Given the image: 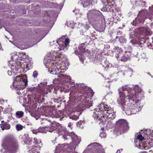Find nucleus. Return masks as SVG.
<instances>
[{
	"label": "nucleus",
	"mask_w": 153,
	"mask_h": 153,
	"mask_svg": "<svg viewBox=\"0 0 153 153\" xmlns=\"http://www.w3.org/2000/svg\"><path fill=\"white\" fill-rule=\"evenodd\" d=\"M26 78V76H24L23 77H21L19 76H18L15 78V81L16 82H21L20 83V84H24L26 86L27 85V82Z\"/></svg>",
	"instance_id": "obj_15"
},
{
	"label": "nucleus",
	"mask_w": 153,
	"mask_h": 153,
	"mask_svg": "<svg viewBox=\"0 0 153 153\" xmlns=\"http://www.w3.org/2000/svg\"><path fill=\"white\" fill-rule=\"evenodd\" d=\"M122 149H121V150H120V151H122Z\"/></svg>",
	"instance_id": "obj_62"
},
{
	"label": "nucleus",
	"mask_w": 153,
	"mask_h": 153,
	"mask_svg": "<svg viewBox=\"0 0 153 153\" xmlns=\"http://www.w3.org/2000/svg\"><path fill=\"white\" fill-rule=\"evenodd\" d=\"M74 53L76 55H80L81 54L80 52L79 51V48L78 47H76L74 48Z\"/></svg>",
	"instance_id": "obj_29"
},
{
	"label": "nucleus",
	"mask_w": 153,
	"mask_h": 153,
	"mask_svg": "<svg viewBox=\"0 0 153 153\" xmlns=\"http://www.w3.org/2000/svg\"><path fill=\"white\" fill-rule=\"evenodd\" d=\"M116 126L120 131V134L124 133L129 129L127 122L126 120L123 119L120 120L117 122Z\"/></svg>",
	"instance_id": "obj_9"
},
{
	"label": "nucleus",
	"mask_w": 153,
	"mask_h": 153,
	"mask_svg": "<svg viewBox=\"0 0 153 153\" xmlns=\"http://www.w3.org/2000/svg\"><path fill=\"white\" fill-rule=\"evenodd\" d=\"M139 18H137L136 19L137 20H138V19Z\"/></svg>",
	"instance_id": "obj_58"
},
{
	"label": "nucleus",
	"mask_w": 153,
	"mask_h": 153,
	"mask_svg": "<svg viewBox=\"0 0 153 153\" xmlns=\"http://www.w3.org/2000/svg\"><path fill=\"white\" fill-rule=\"evenodd\" d=\"M94 57V56H93V57H91V58H93V57Z\"/></svg>",
	"instance_id": "obj_61"
},
{
	"label": "nucleus",
	"mask_w": 153,
	"mask_h": 153,
	"mask_svg": "<svg viewBox=\"0 0 153 153\" xmlns=\"http://www.w3.org/2000/svg\"><path fill=\"white\" fill-rule=\"evenodd\" d=\"M140 31H143V32L144 33V34H145V32L146 31V30L144 29V28H142L140 29ZM143 34L144 33H143Z\"/></svg>",
	"instance_id": "obj_40"
},
{
	"label": "nucleus",
	"mask_w": 153,
	"mask_h": 153,
	"mask_svg": "<svg viewBox=\"0 0 153 153\" xmlns=\"http://www.w3.org/2000/svg\"><path fill=\"white\" fill-rule=\"evenodd\" d=\"M85 45L84 44H81L78 47L79 48V51L81 53V54L82 53H83L85 51Z\"/></svg>",
	"instance_id": "obj_26"
},
{
	"label": "nucleus",
	"mask_w": 153,
	"mask_h": 153,
	"mask_svg": "<svg viewBox=\"0 0 153 153\" xmlns=\"http://www.w3.org/2000/svg\"><path fill=\"white\" fill-rule=\"evenodd\" d=\"M16 84H15V81H14L13 82V86L15 87V88H18L17 89L18 90V89H19V90H20L21 89V88H18V87H16V85H15Z\"/></svg>",
	"instance_id": "obj_41"
},
{
	"label": "nucleus",
	"mask_w": 153,
	"mask_h": 153,
	"mask_svg": "<svg viewBox=\"0 0 153 153\" xmlns=\"http://www.w3.org/2000/svg\"><path fill=\"white\" fill-rule=\"evenodd\" d=\"M1 28V27H0V29Z\"/></svg>",
	"instance_id": "obj_64"
},
{
	"label": "nucleus",
	"mask_w": 153,
	"mask_h": 153,
	"mask_svg": "<svg viewBox=\"0 0 153 153\" xmlns=\"http://www.w3.org/2000/svg\"><path fill=\"white\" fill-rule=\"evenodd\" d=\"M56 42L59 46V48L60 51H65L68 49V46L69 42V40L68 39H65L61 38L57 40Z\"/></svg>",
	"instance_id": "obj_10"
},
{
	"label": "nucleus",
	"mask_w": 153,
	"mask_h": 153,
	"mask_svg": "<svg viewBox=\"0 0 153 153\" xmlns=\"http://www.w3.org/2000/svg\"><path fill=\"white\" fill-rule=\"evenodd\" d=\"M134 36H133L132 37L133 38H136L137 39H133L131 40L130 42L133 45H135L136 46L138 47L139 48H142L143 47L142 44L139 42V41L138 40V36H137V34H136L134 33L133 34Z\"/></svg>",
	"instance_id": "obj_14"
},
{
	"label": "nucleus",
	"mask_w": 153,
	"mask_h": 153,
	"mask_svg": "<svg viewBox=\"0 0 153 153\" xmlns=\"http://www.w3.org/2000/svg\"><path fill=\"white\" fill-rule=\"evenodd\" d=\"M68 144H59L56 148V150L57 152H60L61 151H63L65 149H68Z\"/></svg>",
	"instance_id": "obj_16"
},
{
	"label": "nucleus",
	"mask_w": 153,
	"mask_h": 153,
	"mask_svg": "<svg viewBox=\"0 0 153 153\" xmlns=\"http://www.w3.org/2000/svg\"><path fill=\"white\" fill-rule=\"evenodd\" d=\"M117 153H120V150H118L117 151Z\"/></svg>",
	"instance_id": "obj_51"
},
{
	"label": "nucleus",
	"mask_w": 153,
	"mask_h": 153,
	"mask_svg": "<svg viewBox=\"0 0 153 153\" xmlns=\"http://www.w3.org/2000/svg\"><path fill=\"white\" fill-rule=\"evenodd\" d=\"M16 128L17 131H19L22 129L23 126L21 125H17L16 126Z\"/></svg>",
	"instance_id": "obj_33"
},
{
	"label": "nucleus",
	"mask_w": 153,
	"mask_h": 153,
	"mask_svg": "<svg viewBox=\"0 0 153 153\" xmlns=\"http://www.w3.org/2000/svg\"><path fill=\"white\" fill-rule=\"evenodd\" d=\"M119 40L121 43H124L126 42V39L123 36H121L119 38Z\"/></svg>",
	"instance_id": "obj_31"
},
{
	"label": "nucleus",
	"mask_w": 153,
	"mask_h": 153,
	"mask_svg": "<svg viewBox=\"0 0 153 153\" xmlns=\"http://www.w3.org/2000/svg\"><path fill=\"white\" fill-rule=\"evenodd\" d=\"M44 127H40L37 129H32L31 131L33 134H37L38 133H44L45 132V130L44 129Z\"/></svg>",
	"instance_id": "obj_19"
},
{
	"label": "nucleus",
	"mask_w": 153,
	"mask_h": 153,
	"mask_svg": "<svg viewBox=\"0 0 153 153\" xmlns=\"http://www.w3.org/2000/svg\"><path fill=\"white\" fill-rule=\"evenodd\" d=\"M115 56L118 60L123 62H126L130 59V54L129 52L124 53L120 50L117 51Z\"/></svg>",
	"instance_id": "obj_8"
},
{
	"label": "nucleus",
	"mask_w": 153,
	"mask_h": 153,
	"mask_svg": "<svg viewBox=\"0 0 153 153\" xmlns=\"http://www.w3.org/2000/svg\"><path fill=\"white\" fill-rule=\"evenodd\" d=\"M140 153H148L144 151V152H141Z\"/></svg>",
	"instance_id": "obj_53"
},
{
	"label": "nucleus",
	"mask_w": 153,
	"mask_h": 153,
	"mask_svg": "<svg viewBox=\"0 0 153 153\" xmlns=\"http://www.w3.org/2000/svg\"><path fill=\"white\" fill-rule=\"evenodd\" d=\"M2 147L6 149L8 153H16L18 145L16 140L13 138H6L3 141Z\"/></svg>",
	"instance_id": "obj_6"
},
{
	"label": "nucleus",
	"mask_w": 153,
	"mask_h": 153,
	"mask_svg": "<svg viewBox=\"0 0 153 153\" xmlns=\"http://www.w3.org/2000/svg\"><path fill=\"white\" fill-rule=\"evenodd\" d=\"M122 149H121V150H120V151H122Z\"/></svg>",
	"instance_id": "obj_63"
},
{
	"label": "nucleus",
	"mask_w": 153,
	"mask_h": 153,
	"mask_svg": "<svg viewBox=\"0 0 153 153\" xmlns=\"http://www.w3.org/2000/svg\"><path fill=\"white\" fill-rule=\"evenodd\" d=\"M88 146L91 147V149L93 150L92 153H101L102 152V146L97 143H93L89 145Z\"/></svg>",
	"instance_id": "obj_12"
},
{
	"label": "nucleus",
	"mask_w": 153,
	"mask_h": 153,
	"mask_svg": "<svg viewBox=\"0 0 153 153\" xmlns=\"http://www.w3.org/2000/svg\"><path fill=\"white\" fill-rule=\"evenodd\" d=\"M42 120L41 121L42 124L43 123L46 124L48 122V120L45 118H42Z\"/></svg>",
	"instance_id": "obj_38"
},
{
	"label": "nucleus",
	"mask_w": 153,
	"mask_h": 153,
	"mask_svg": "<svg viewBox=\"0 0 153 153\" xmlns=\"http://www.w3.org/2000/svg\"><path fill=\"white\" fill-rule=\"evenodd\" d=\"M32 141V138L27 137L24 140V142L26 144L29 145L31 144Z\"/></svg>",
	"instance_id": "obj_24"
},
{
	"label": "nucleus",
	"mask_w": 153,
	"mask_h": 153,
	"mask_svg": "<svg viewBox=\"0 0 153 153\" xmlns=\"http://www.w3.org/2000/svg\"><path fill=\"white\" fill-rule=\"evenodd\" d=\"M12 107L9 105H7L5 108V109L4 111V112L5 114L9 113L12 111Z\"/></svg>",
	"instance_id": "obj_22"
},
{
	"label": "nucleus",
	"mask_w": 153,
	"mask_h": 153,
	"mask_svg": "<svg viewBox=\"0 0 153 153\" xmlns=\"http://www.w3.org/2000/svg\"><path fill=\"white\" fill-rule=\"evenodd\" d=\"M57 57L59 58L61 61L64 62L66 60V56L64 54L61 53V52H53L50 53L48 55V58H47V61L46 62V60L45 59L44 60V62H46L48 63L50 62L51 61L54 60V59Z\"/></svg>",
	"instance_id": "obj_7"
},
{
	"label": "nucleus",
	"mask_w": 153,
	"mask_h": 153,
	"mask_svg": "<svg viewBox=\"0 0 153 153\" xmlns=\"http://www.w3.org/2000/svg\"><path fill=\"white\" fill-rule=\"evenodd\" d=\"M59 79L62 80L65 82H68L71 80V78L69 76L67 75H64L63 74H59L58 75Z\"/></svg>",
	"instance_id": "obj_18"
},
{
	"label": "nucleus",
	"mask_w": 153,
	"mask_h": 153,
	"mask_svg": "<svg viewBox=\"0 0 153 153\" xmlns=\"http://www.w3.org/2000/svg\"><path fill=\"white\" fill-rule=\"evenodd\" d=\"M7 73L10 76H11L12 74V72L11 71L8 70V71Z\"/></svg>",
	"instance_id": "obj_43"
},
{
	"label": "nucleus",
	"mask_w": 153,
	"mask_h": 153,
	"mask_svg": "<svg viewBox=\"0 0 153 153\" xmlns=\"http://www.w3.org/2000/svg\"><path fill=\"white\" fill-rule=\"evenodd\" d=\"M73 12L75 13L76 15H77L79 12V10H73Z\"/></svg>",
	"instance_id": "obj_42"
},
{
	"label": "nucleus",
	"mask_w": 153,
	"mask_h": 153,
	"mask_svg": "<svg viewBox=\"0 0 153 153\" xmlns=\"http://www.w3.org/2000/svg\"><path fill=\"white\" fill-rule=\"evenodd\" d=\"M51 74H58L57 71L55 68H54L53 70H52L51 72Z\"/></svg>",
	"instance_id": "obj_36"
},
{
	"label": "nucleus",
	"mask_w": 153,
	"mask_h": 153,
	"mask_svg": "<svg viewBox=\"0 0 153 153\" xmlns=\"http://www.w3.org/2000/svg\"><path fill=\"white\" fill-rule=\"evenodd\" d=\"M10 125L9 123H5L1 127V128L3 130H4L5 129H9L10 128Z\"/></svg>",
	"instance_id": "obj_27"
},
{
	"label": "nucleus",
	"mask_w": 153,
	"mask_h": 153,
	"mask_svg": "<svg viewBox=\"0 0 153 153\" xmlns=\"http://www.w3.org/2000/svg\"><path fill=\"white\" fill-rule=\"evenodd\" d=\"M62 70H63V69H61V71L59 72V73H60H60H62V72H64V71H62Z\"/></svg>",
	"instance_id": "obj_50"
},
{
	"label": "nucleus",
	"mask_w": 153,
	"mask_h": 153,
	"mask_svg": "<svg viewBox=\"0 0 153 153\" xmlns=\"http://www.w3.org/2000/svg\"><path fill=\"white\" fill-rule=\"evenodd\" d=\"M16 84V85H20V84Z\"/></svg>",
	"instance_id": "obj_56"
},
{
	"label": "nucleus",
	"mask_w": 153,
	"mask_h": 153,
	"mask_svg": "<svg viewBox=\"0 0 153 153\" xmlns=\"http://www.w3.org/2000/svg\"><path fill=\"white\" fill-rule=\"evenodd\" d=\"M117 35H120L121 34L122 32L119 31L118 32H117Z\"/></svg>",
	"instance_id": "obj_46"
},
{
	"label": "nucleus",
	"mask_w": 153,
	"mask_h": 153,
	"mask_svg": "<svg viewBox=\"0 0 153 153\" xmlns=\"http://www.w3.org/2000/svg\"><path fill=\"white\" fill-rule=\"evenodd\" d=\"M38 72H37V71H35L33 72V76L34 78H36L37 77V76H38Z\"/></svg>",
	"instance_id": "obj_37"
},
{
	"label": "nucleus",
	"mask_w": 153,
	"mask_h": 153,
	"mask_svg": "<svg viewBox=\"0 0 153 153\" xmlns=\"http://www.w3.org/2000/svg\"><path fill=\"white\" fill-rule=\"evenodd\" d=\"M93 116L96 119L103 117L112 120L115 118L116 115L113 108L109 107L107 105L101 103L94 110Z\"/></svg>",
	"instance_id": "obj_3"
},
{
	"label": "nucleus",
	"mask_w": 153,
	"mask_h": 153,
	"mask_svg": "<svg viewBox=\"0 0 153 153\" xmlns=\"http://www.w3.org/2000/svg\"><path fill=\"white\" fill-rule=\"evenodd\" d=\"M33 143L35 145H36V146H36V148L39 147V146L38 145L41 143V141L40 140L36 138H34L33 139Z\"/></svg>",
	"instance_id": "obj_23"
},
{
	"label": "nucleus",
	"mask_w": 153,
	"mask_h": 153,
	"mask_svg": "<svg viewBox=\"0 0 153 153\" xmlns=\"http://www.w3.org/2000/svg\"><path fill=\"white\" fill-rule=\"evenodd\" d=\"M120 97L117 102L128 115L135 114L142 107L140 101L143 97V91L137 85L131 88L123 86L118 89Z\"/></svg>",
	"instance_id": "obj_1"
},
{
	"label": "nucleus",
	"mask_w": 153,
	"mask_h": 153,
	"mask_svg": "<svg viewBox=\"0 0 153 153\" xmlns=\"http://www.w3.org/2000/svg\"><path fill=\"white\" fill-rule=\"evenodd\" d=\"M43 127H44V128L45 130V132H44V133H46L47 131L52 132L55 129V128L54 127H49L46 125H45V126Z\"/></svg>",
	"instance_id": "obj_21"
},
{
	"label": "nucleus",
	"mask_w": 153,
	"mask_h": 153,
	"mask_svg": "<svg viewBox=\"0 0 153 153\" xmlns=\"http://www.w3.org/2000/svg\"><path fill=\"white\" fill-rule=\"evenodd\" d=\"M80 3H81L84 8L89 6L91 4L90 0H80Z\"/></svg>",
	"instance_id": "obj_20"
},
{
	"label": "nucleus",
	"mask_w": 153,
	"mask_h": 153,
	"mask_svg": "<svg viewBox=\"0 0 153 153\" xmlns=\"http://www.w3.org/2000/svg\"><path fill=\"white\" fill-rule=\"evenodd\" d=\"M78 124L79 125H80V124H79V122H78Z\"/></svg>",
	"instance_id": "obj_57"
},
{
	"label": "nucleus",
	"mask_w": 153,
	"mask_h": 153,
	"mask_svg": "<svg viewBox=\"0 0 153 153\" xmlns=\"http://www.w3.org/2000/svg\"><path fill=\"white\" fill-rule=\"evenodd\" d=\"M118 37H119V36H117L116 37V39H117L118 38Z\"/></svg>",
	"instance_id": "obj_54"
},
{
	"label": "nucleus",
	"mask_w": 153,
	"mask_h": 153,
	"mask_svg": "<svg viewBox=\"0 0 153 153\" xmlns=\"http://www.w3.org/2000/svg\"><path fill=\"white\" fill-rule=\"evenodd\" d=\"M46 117H50L53 118H60V120H62L64 117H66V115L64 114L62 112L59 111H54L52 113L50 112L49 113H47L45 114Z\"/></svg>",
	"instance_id": "obj_11"
},
{
	"label": "nucleus",
	"mask_w": 153,
	"mask_h": 153,
	"mask_svg": "<svg viewBox=\"0 0 153 153\" xmlns=\"http://www.w3.org/2000/svg\"><path fill=\"white\" fill-rule=\"evenodd\" d=\"M100 12L98 10H93L89 11L87 13V17L88 19L94 18L96 16L100 15Z\"/></svg>",
	"instance_id": "obj_13"
},
{
	"label": "nucleus",
	"mask_w": 153,
	"mask_h": 153,
	"mask_svg": "<svg viewBox=\"0 0 153 153\" xmlns=\"http://www.w3.org/2000/svg\"><path fill=\"white\" fill-rule=\"evenodd\" d=\"M24 113L22 111H18L16 113V116L17 117L20 118L23 116Z\"/></svg>",
	"instance_id": "obj_28"
},
{
	"label": "nucleus",
	"mask_w": 153,
	"mask_h": 153,
	"mask_svg": "<svg viewBox=\"0 0 153 153\" xmlns=\"http://www.w3.org/2000/svg\"><path fill=\"white\" fill-rule=\"evenodd\" d=\"M89 27V25H82V28L83 29V30L85 31L87 30Z\"/></svg>",
	"instance_id": "obj_32"
},
{
	"label": "nucleus",
	"mask_w": 153,
	"mask_h": 153,
	"mask_svg": "<svg viewBox=\"0 0 153 153\" xmlns=\"http://www.w3.org/2000/svg\"><path fill=\"white\" fill-rule=\"evenodd\" d=\"M108 87L109 88H110V86H108Z\"/></svg>",
	"instance_id": "obj_59"
},
{
	"label": "nucleus",
	"mask_w": 153,
	"mask_h": 153,
	"mask_svg": "<svg viewBox=\"0 0 153 153\" xmlns=\"http://www.w3.org/2000/svg\"><path fill=\"white\" fill-rule=\"evenodd\" d=\"M104 128H101V130H104Z\"/></svg>",
	"instance_id": "obj_55"
},
{
	"label": "nucleus",
	"mask_w": 153,
	"mask_h": 153,
	"mask_svg": "<svg viewBox=\"0 0 153 153\" xmlns=\"http://www.w3.org/2000/svg\"><path fill=\"white\" fill-rule=\"evenodd\" d=\"M100 136L101 138H105L106 137V134L104 132H101L100 134Z\"/></svg>",
	"instance_id": "obj_35"
},
{
	"label": "nucleus",
	"mask_w": 153,
	"mask_h": 153,
	"mask_svg": "<svg viewBox=\"0 0 153 153\" xmlns=\"http://www.w3.org/2000/svg\"><path fill=\"white\" fill-rule=\"evenodd\" d=\"M47 86H46L44 88V93H46V94H47L48 92V91H46V89H47Z\"/></svg>",
	"instance_id": "obj_45"
},
{
	"label": "nucleus",
	"mask_w": 153,
	"mask_h": 153,
	"mask_svg": "<svg viewBox=\"0 0 153 153\" xmlns=\"http://www.w3.org/2000/svg\"><path fill=\"white\" fill-rule=\"evenodd\" d=\"M72 125V124L71 123H70L68 124V126L69 127H71Z\"/></svg>",
	"instance_id": "obj_48"
},
{
	"label": "nucleus",
	"mask_w": 153,
	"mask_h": 153,
	"mask_svg": "<svg viewBox=\"0 0 153 153\" xmlns=\"http://www.w3.org/2000/svg\"><path fill=\"white\" fill-rule=\"evenodd\" d=\"M58 133L59 135L62 136L65 141L68 140L70 142L72 140V142L70 143V145L71 146H76L81 141L80 138L78 137L77 135L74 134L73 135H70V133L64 128H62L60 129Z\"/></svg>",
	"instance_id": "obj_5"
},
{
	"label": "nucleus",
	"mask_w": 153,
	"mask_h": 153,
	"mask_svg": "<svg viewBox=\"0 0 153 153\" xmlns=\"http://www.w3.org/2000/svg\"><path fill=\"white\" fill-rule=\"evenodd\" d=\"M146 2L145 1L142 0H140L139 2V5L140 6L142 7H145Z\"/></svg>",
	"instance_id": "obj_30"
},
{
	"label": "nucleus",
	"mask_w": 153,
	"mask_h": 153,
	"mask_svg": "<svg viewBox=\"0 0 153 153\" xmlns=\"http://www.w3.org/2000/svg\"><path fill=\"white\" fill-rule=\"evenodd\" d=\"M19 57L16 54L13 55L11 57V59L14 61H16L17 60Z\"/></svg>",
	"instance_id": "obj_34"
},
{
	"label": "nucleus",
	"mask_w": 153,
	"mask_h": 153,
	"mask_svg": "<svg viewBox=\"0 0 153 153\" xmlns=\"http://www.w3.org/2000/svg\"><path fill=\"white\" fill-rule=\"evenodd\" d=\"M142 11L140 13H142Z\"/></svg>",
	"instance_id": "obj_60"
},
{
	"label": "nucleus",
	"mask_w": 153,
	"mask_h": 153,
	"mask_svg": "<svg viewBox=\"0 0 153 153\" xmlns=\"http://www.w3.org/2000/svg\"><path fill=\"white\" fill-rule=\"evenodd\" d=\"M104 4H105V9H104L105 11H108L110 10H111V8L113 6L111 3L110 1H108L107 0H105Z\"/></svg>",
	"instance_id": "obj_17"
},
{
	"label": "nucleus",
	"mask_w": 153,
	"mask_h": 153,
	"mask_svg": "<svg viewBox=\"0 0 153 153\" xmlns=\"http://www.w3.org/2000/svg\"><path fill=\"white\" fill-rule=\"evenodd\" d=\"M80 88L81 90H83L81 93H80L77 99L79 102L81 103L79 106L76 107L75 110L72 112L70 116V118L72 120H77L79 115L81 114L82 111L86 108H89L92 106L91 101H89V98L91 99L93 95V93L91 91L88 90L89 88L84 85V84L80 85Z\"/></svg>",
	"instance_id": "obj_2"
},
{
	"label": "nucleus",
	"mask_w": 153,
	"mask_h": 153,
	"mask_svg": "<svg viewBox=\"0 0 153 153\" xmlns=\"http://www.w3.org/2000/svg\"><path fill=\"white\" fill-rule=\"evenodd\" d=\"M147 74H148V75H150V76H151V77H152H152H153V76H152L151 75V74H150V73H149L148 72V73Z\"/></svg>",
	"instance_id": "obj_49"
},
{
	"label": "nucleus",
	"mask_w": 153,
	"mask_h": 153,
	"mask_svg": "<svg viewBox=\"0 0 153 153\" xmlns=\"http://www.w3.org/2000/svg\"><path fill=\"white\" fill-rule=\"evenodd\" d=\"M21 92H17V94H18V95H20V94H21Z\"/></svg>",
	"instance_id": "obj_52"
},
{
	"label": "nucleus",
	"mask_w": 153,
	"mask_h": 153,
	"mask_svg": "<svg viewBox=\"0 0 153 153\" xmlns=\"http://www.w3.org/2000/svg\"><path fill=\"white\" fill-rule=\"evenodd\" d=\"M1 152H3V153H7V152L6 151H4V152H3V150L2 149L1 150Z\"/></svg>",
	"instance_id": "obj_47"
},
{
	"label": "nucleus",
	"mask_w": 153,
	"mask_h": 153,
	"mask_svg": "<svg viewBox=\"0 0 153 153\" xmlns=\"http://www.w3.org/2000/svg\"><path fill=\"white\" fill-rule=\"evenodd\" d=\"M22 54L23 55H24L23 56H23V57H22L24 59V58H26V56L25 55L26 53H22Z\"/></svg>",
	"instance_id": "obj_44"
},
{
	"label": "nucleus",
	"mask_w": 153,
	"mask_h": 153,
	"mask_svg": "<svg viewBox=\"0 0 153 153\" xmlns=\"http://www.w3.org/2000/svg\"><path fill=\"white\" fill-rule=\"evenodd\" d=\"M80 55V56H79L80 60L81 62H82V63H83V62L84 58L82 56V54Z\"/></svg>",
	"instance_id": "obj_39"
},
{
	"label": "nucleus",
	"mask_w": 153,
	"mask_h": 153,
	"mask_svg": "<svg viewBox=\"0 0 153 153\" xmlns=\"http://www.w3.org/2000/svg\"><path fill=\"white\" fill-rule=\"evenodd\" d=\"M144 137L140 134L136 136V141L138 140L140 143L137 147L139 149H148L153 146V131L149 130L146 133Z\"/></svg>",
	"instance_id": "obj_4"
},
{
	"label": "nucleus",
	"mask_w": 153,
	"mask_h": 153,
	"mask_svg": "<svg viewBox=\"0 0 153 153\" xmlns=\"http://www.w3.org/2000/svg\"><path fill=\"white\" fill-rule=\"evenodd\" d=\"M53 61L54 62L52 63L53 65L55 67V68H56L57 71H59V69H60L61 66L58 65V63L57 61L56 62V61L55 60V61L53 60Z\"/></svg>",
	"instance_id": "obj_25"
}]
</instances>
